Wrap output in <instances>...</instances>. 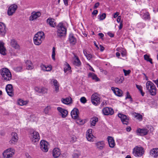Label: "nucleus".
Returning <instances> with one entry per match:
<instances>
[{"mask_svg":"<svg viewBox=\"0 0 158 158\" xmlns=\"http://www.w3.org/2000/svg\"><path fill=\"white\" fill-rule=\"evenodd\" d=\"M1 75L5 81H9L11 79L12 75L10 70L7 68H4L2 69Z\"/></svg>","mask_w":158,"mask_h":158,"instance_id":"1","label":"nucleus"},{"mask_svg":"<svg viewBox=\"0 0 158 158\" xmlns=\"http://www.w3.org/2000/svg\"><path fill=\"white\" fill-rule=\"evenodd\" d=\"M57 35L60 37H64L66 34L67 29L63 23H60L57 26Z\"/></svg>","mask_w":158,"mask_h":158,"instance_id":"2","label":"nucleus"},{"mask_svg":"<svg viewBox=\"0 0 158 158\" xmlns=\"http://www.w3.org/2000/svg\"><path fill=\"white\" fill-rule=\"evenodd\" d=\"M132 153L135 157H139L144 154V150L143 148L140 146H137L133 149Z\"/></svg>","mask_w":158,"mask_h":158,"instance_id":"3","label":"nucleus"},{"mask_svg":"<svg viewBox=\"0 0 158 158\" xmlns=\"http://www.w3.org/2000/svg\"><path fill=\"white\" fill-rule=\"evenodd\" d=\"M146 88L152 95L156 94V88L154 84L151 81H148L146 83Z\"/></svg>","mask_w":158,"mask_h":158,"instance_id":"4","label":"nucleus"},{"mask_svg":"<svg viewBox=\"0 0 158 158\" xmlns=\"http://www.w3.org/2000/svg\"><path fill=\"white\" fill-rule=\"evenodd\" d=\"M29 138L31 140L33 143L39 141L40 137L39 133L36 131H33L29 134Z\"/></svg>","mask_w":158,"mask_h":158,"instance_id":"5","label":"nucleus"},{"mask_svg":"<svg viewBox=\"0 0 158 158\" xmlns=\"http://www.w3.org/2000/svg\"><path fill=\"white\" fill-rule=\"evenodd\" d=\"M15 150L12 148H9L5 150L2 154L4 158L12 157L15 154Z\"/></svg>","mask_w":158,"mask_h":158,"instance_id":"6","label":"nucleus"},{"mask_svg":"<svg viewBox=\"0 0 158 158\" xmlns=\"http://www.w3.org/2000/svg\"><path fill=\"white\" fill-rule=\"evenodd\" d=\"M91 101L94 105L97 106L99 105L100 103L99 95L97 93H94L91 96Z\"/></svg>","mask_w":158,"mask_h":158,"instance_id":"7","label":"nucleus"},{"mask_svg":"<svg viewBox=\"0 0 158 158\" xmlns=\"http://www.w3.org/2000/svg\"><path fill=\"white\" fill-rule=\"evenodd\" d=\"M48 143L44 140H42L40 143V147L41 149L45 152H47L48 151Z\"/></svg>","mask_w":158,"mask_h":158,"instance_id":"8","label":"nucleus"},{"mask_svg":"<svg viewBox=\"0 0 158 158\" xmlns=\"http://www.w3.org/2000/svg\"><path fill=\"white\" fill-rule=\"evenodd\" d=\"M50 84L53 85L54 86V92L55 93H57L59 91L60 85L57 81L54 79H51Z\"/></svg>","mask_w":158,"mask_h":158,"instance_id":"9","label":"nucleus"},{"mask_svg":"<svg viewBox=\"0 0 158 158\" xmlns=\"http://www.w3.org/2000/svg\"><path fill=\"white\" fill-rule=\"evenodd\" d=\"M118 116L119 117L124 124L127 125L128 124V121L129 120V117L125 114L121 113L118 114Z\"/></svg>","mask_w":158,"mask_h":158,"instance_id":"10","label":"nucleus"},{"mask_svg":"<svg viewBox=\"0 0 158 158\" xmlns=\"http://www.w3.org/2000/svg\"><path fill=\"white\" fill-rule=\"evenodd\" d=\"M71 115L72 118L74 119H77L80 122H81V120L78 118L79 110L76 108H74L71 112Z\"/></svg>","mask_w":158,"mask_h":158,"instance_id":"11","label":"nucleus"},{"mask_svg":"<svg viewBox=\"0 0 158 158\" xmlns=\"http://www.w3.org/2000/svg\"><path fill=\"white\" fill-rule=\"evenodd\" d=\"M18 6L16 4L11 5L8 8L7 14L9 15H12L15 12L17 9Z\"/></svg>","mask_w":158,"mask_h":158,"instance_id":"12","label":"nucleus"},{"mask_svg":"<svg viewBox=\"0 0 158 158\" xmlns=\"http://www.w3.org/2000/svg\"><path fill=\"white\" fill-rule=\"evenodd\" d=\"M103 114L105 115H111L114 114V111L111 108L106 107L102 110Z\"/></svg>","mask_w":158,"mask_h":158,"instance_id":"13","label":"nucleus"},{"mask_svg":"<svg viewBox=\"0 0 158 158\" xmlns=\"http://www.w3.org/2000/svg\"><path fill=\"white\" fill-rule=\"evenodd\" d=\"M57 110L59 113V115L61 116L62 118H64L66 117L68 114V111L62 107H58Z\"/></svg>","mask_w":158,"mask_h":158,"instance_id":"14","label":"nucleus"},{"mask_svg":"<svg viewBox=\"0 0 158 158\" xmlns=\"http://www.w3.org/2000/svg\"><path fill=\"white\" fill-rule=\"evenodd\" d=\"M6 90L9 96L12 97L14 95L13 86L11 84H9L7 85L6 87Z\"/></svg>","mask_w":158,"mask_h":158,"instance_id":"15","label":"nucleus"},{"mask_svg":"<svg viewBox=\"0 0 158 158\" xmlns=\"http://www.w3.org/2000/svg\"><path fill=\"white\" fill-rule=\"evenodd\" d=\"M11 138L10 141L11 144H15L16 143L18 139V135L16 133L12 132L11 134Z\"/></svg>","mask_w":158,"mask_h":158,"instance_id":"16","label":"nucleus"},{"mask_svg":"<svg viewBox=\"0 0 158 158\" xmlns=\"http://www.w3.org/2000/svg\"><path fill=\"white\" fill-rule=\"evenodd\" d=\"M92 130L91 129H88L86 132V138L89 141H93L94 136L92 133Z\"/></svg>","mask_w":158,"mask_h":158,"instance_id":"17","label":"nucleus"},{"mask_svg":"<svg viewBox=\"0 0 158 158\" xmlns=\"http://www.w3.org/2000/svg\"><path fill=\"white\" fill-rule=\"evenodd\" d=\"M111 90L113 91L114 93L116 96L118 97H121L122 96V91L117 88L112 87Z\"/></svg>","mask_w":158,"mask_h":158,"instance_id":"18","label":"nucleus"},{"mask_svg":"<svg viewBox=\"0 0 158 158\" xmlns=\"http://www.w3.org/2000/svg\"><path fill=\"white\" fill-rule=\"evenodd\" d=\"M44 33L42 31H39L35 35L33 40H41L44 39Z\"/></svg>","mask_w":158,"mask_h":158,"instance_id":"19","label":"nucleus"},{"mask_svg":"<svg viewBox=\"0 0 158 158\" xmlns=\"http://www.w3.org/2000/svg\"><path fill=\"white\" fill-rule=\"evenodd\" d=\"M41 13L39 12H33L31 13V15L29 17V20L33 21L39 17Z\"/></svg>","mask_w":158,"mask_h":158,"instance_id":"20","label":"nucleus"},{"mask_svg":"<svg viewBox=\"0 0 158 158\" xmlns=\"http://www.w3.org/2000/svg\"><path fill=\"white\" fill-rule=\"evenodd\" d=\"M6 26L4 24L0 22V35L2 36H4L6 33Z\"/></svg>","mask_w":158,"mask_h":158,"instance_id":"21","label":"nucleus"},{"mask_svg":"<svg viewBox=\"0 0 158 158\" xmlns=\"http://www.w3.org/2000/svg\"><path fill=\"white\" fill-rule=\"evenodd\" d=\"M4 44L3 42L0 41V53L3 55H5L6 54V50Z\"/></svg>","mask_w":158,"mask_h":158,"instance_id":"22","label":"nucleus"},{"mask_svg":"<svg viewBox=\"0 0 158 158\" xmlns=\"http://www.w3.org/2000/svg\"><path fill=\"white\" fill-rule=\"evenodd\" d=\"M136 132L141 135H145L148 134V130L146 128H138Z\"/></svg>","mask_w":158,"mask_h":158,"instance_id":"23","label":"nucleus"},{"mask_svg":"<svg viewBox=\"0 0 158 158\" xmlns=\"http://www.w3.org/2000/svg\"><path fill=\"white\" fill-rule=\"evenodd\" d=\"M150 155L154 158L158 157V148H154L151 150L150 151Z\"/></svg>","mask_w":158,"mask_h":158,"instance_id":"24","label":"nucleus"},{"mask_svg":"<svg viewBox=\"0 0 158 158\" xmlns=\"http://www.w3.org/2000/svg\"><path fill=\"white\" fill-rule=\"evenodd\" d=\"M40 68L41 70L44 71H49L52 69V67L51 65H46L44 64H41L40 65Z\"/></svg>","mask_w":158,"mask_h":158,"instance_id":"25","label":"nucleus"},{"mask_svg":"<svg viewBox=\"0 0 158 158\" xmlns=\"http://www.w3.org/2000/svg\"><path fill=\"white\" fill-rule=\"evenodd\" d=\"M52 156L54 158L58 157L60 154V150L57 148L53 149L52 152Z\"/></svg>","mask_w":158,"mask_h":158,"instance_id":"26","label":"nucleus"},{"mask_svg":"<svg viewBox=\"0 0 158 158\" xmlns=\"http://www.w3.org/2000/svg\"><path fill=\"white\" fill-rule=\"evenodd\" d=\"M107 139L110 147L111 148H113L115 145L114 139L112 137L109 136L108 137Z\"/></svg>","mask_w":158,"mask_h":158,"instance_id":"27","label":"nucleus"},{"mask_svg":"<svg viewBox=\"0 0 158 158\" xmlns=\"http://www.w3.org/2000/svg\"><path fill=\"white\" fill-rule=\"evenodd\" d=\"M47 23L51 27H54L56 26L55 20L53 19L48 18L47 20Z\"/></svg>","mask_w":158,"mask_h":158,"instance_id":"28","label":"nucleus"},{"mask_svg":"<svg viewBox=\"0 0 158 158\" xmlns=\"http://www.w3.org/2000/svg\"><path fill=\"white\" fill-rule=\"evenodd\" d=\"M97 148L99 150H102L104 147L105 144L103 141H99L95 143Z\"/></svg>","mask_w":158,"mask_h":158,"instance_id":"29","label":"nucleus"},{"mask_svg":"<svg viewBox=\"0 0 158 158\" xmlns=\"http://www.w3.org/2000/svg\"><path fill=\"white\" fill-rule=\"evenodd\" d=\"M62 102L65 104H69L72 103V99L70 97H68L65 98H62L61 100Z\"/></svg>","mask_w":158,"mask_h":158,"instance_id":"30","label":"nucleus"},{"mask_svg":"<svg viewBox=\"0 0 158 158\" xmlns=\"http://www.w3.org/2000/svg\"><path fill=\"white\" fill-rule=\"evenodd\" d=\"M74 56L75 59L73 62V64L77 66H80L81 64V62L80 60L77 56L75 55Z\"/></svg>","mask_w":158,"mask_h":158,"instance_id":"31","label":"nucleus"},{"mask_svg":"<svg viewBox=\"0 0 158 158\" xmlns=\"http://www.w3.org/2000/svg\"><path fill=\"white\" fill-rule=\"evenodd\" d=\"M10 45L15 49H20V46L17 44L16 40H11Z\"/></svg>","mask_w":158,"mask_h":158,"instance_id":"32","label":"nucleus"},{"mask_svg":"<svg viewBox=\"0 0 158 158\" xmlns=\"http://www.w3.org/2000/svg\"><path fill=\"white\" fill-rule=\"evenodd\" d=\"M89 77L91 78L92 79L96 81H99V79L97 77V75L93 73H89L88 75Z\"/></svg>","mask_w":158,"mask_h":158,"instance_id":"33","label":"nucleus"},{"mask_svg":"<svg viewBox=\"0 0 158 158\" xmlns=\"http://www.w3.org/2000/svg\"><path fill=\"white\" fill-rule=\"evenodd\" d=\"M27 69L28 70H31L32 69L34 66L31 62L29 60H27L26 62Z\"/></svg>","mask_w":158,"mask_h":158,"instance_id":"34","label":"nucleus"},{"mask_svg":"<svg viewBox=\"0 0 158 158\" xmlns=\"http://www.w3.org/2000/svg\"><path fill=\"white\" fill-rule=\"evenodd\" d=\"M98 121V118L97 117H94L91 118L90 120L91 126H95L96 123Z\"/></svg>","mask_w":158,"mask_h":158,"instance_id":"35","label":"nucleus"},{"mask_svg":"<svg viewBox=\"0 0 158 158\" xmlns=\"http://www.w3.org/2000/svg\"><path fill=\"white\" fill-rule=\"evenodd\" d=\"M28 102V101H24L22 99H19L18 101V103L19 105L22 106L27 105Z\"/></svg>","mask_w":158,"mask_h":158,"instance_id":"36","label":"nucleus"},{"mask_svg":"<svg viewBox=\"0 0 158 158\" xmlns=\"http://www.w3.org/2000/svg\"><path fill=\"white\" fill-rule=\"evenodd\" d=\"M124 78L123 76H120L117 77L115 79V82L117 83H121L124 81Z\"/></svg>","mask_w":158,"mask_h":158,"instance_id":"37","label":"nucleus"},{"mask_svg":"<svg viewBox=\"0 0 158 158\" xmlns=\"http://www.w3.org/2000/svg\"><path fill=\"white\" fill-rule=\"evenodd\" d=\"M133 115L135 118H136L137 119H138L139 121H141L142 120V116L140 114L134 113H133Z\"/></svg>","mask_w":158,"mask_h":158,"instance_id":"38","label":"nucleus"},{"mask_svg":"<svg viewBox=\"0 0 158 158\" xmlns=\"http://www.w3.org/2000/svg\"><path fill=\"white\" fill-rule=\"evenodd\" d=\"M71 67L69 64L65 62L64 64V71L65 73L67 71L71 70Z\"/></svg>","mask_w":158,"mask_h":158,"instance_id":"39","label":"nucleus"},{"mask_svg":"<svg viewBox=\"0 0 158 158\" xmlns=\"http://www.w3.org/2000/svg\"><path fill=\"white\" fill-rule=\"evenodd\" d=\"M144 58L145 60L152 64V59L150 58L149 56L147 54L144 55Z\"/></svg>","mask_w":158,"mask_h":158,"instance_id":"40","label":"nucleus"},{"mask_svg":"<svg viewBox=\"0 0 158 158\" xmlns=\"http://www.w3.org/2000/svg\"><path fill=\"white\" fill-rule=\"evenodd\" d=\"M106 15L105 13H103L98 15V19L101 21L104 19L106 17Z\"/></svg>","mask_w":158,"mask_h":158,"instance_id":"41","label":"nucleus"},{"mask_svg":"<svg viewBox=\"0 0 158 158\" xmlns=\"http://www.w3.org/2000/svg\"><path fill=\"white\" fill-rule=\"evenodd\" d=\"M149 17V14L148 12H146L144 13L142 16L143 18L145 19H148Z\"/></svg>","mask_w":158,"mask_h":158,"instance_id":"42","label":"nucleus"},{"mask_svg":"<svg viewBox=\"0 0 158 158\" xmlns=\"http://www.w3.org/2000/svg\"><path fill=\"white\" fill-rule=\"evenodd\" d=\"M119 52H120L122 56H126V51L125 49L121 48L120 49V51H119Z\"/></svg>","mask_w":158,"mask_h":158,"instance_id":"43","label":"nucleus"},{"mask_svg":"<svg viewBox=\"0 0 158 158\" xmlns=\"http://www.w3.org/2000/svg\"><path fill=\"white\" fill-rule=\"evenodd\" d=\"M22 67L21 66H17L14 68V70L16 72H21L22 70Z\"/></svg>","mask_w":158,"mask_h":158,"instance_id":"44","label":"nucleus"},{"mask_svg":"<svg viewBox=\"0 0 158 158\" xmlns=\"http://www.w3.org/2000/svg\"><path fill=\"white\" fill-rule=\"evenodd\" d=\"M55 48L54 47H53L52 49V59L55 60Z\"/></svg>","mask_w":158,"mask_h":158,"instance_id":"45","label":"nucleus"},{"mask_svg":"<svg viewBox=\"0 0 158 158\" xmlns=\"http://www.w3.org/2000/svg\"><path fill=\"white\" fill-rule=\"evenodd\" d=\"M69 40H76L75 35L72 33H70L69 36Z\"/></svg>","mask_w":158,"mask_h":158,"instance_id":"46","label":"nucleus"},{"mask_svg":"<svg viewBox=\"0 0 158 158\" xmlns=\"http://www.w3.org/2000/svg\"><path fill=\"white\" fill-rule=\"evenodd\" d=\"M40 90V93L44 94L47 93V89L44 87H41Z\"/></svg>","mask_w":158,"mask_h":158,"instance_id":"47","label":"nucleus"},{"mask_svg":"<svg viewBox=\"0 0 158 158\" xmlns=\"http://www.w3.org/2000/svg\"><path fill=\"white\" fill-rule=\"evenodd\" d=\"M123 71L124 73V75L126 76L128 75L131 72V71L130 70H127L123 69Z\"/></svg>","mask_w":158,"mask_h":158,"instance_id":"48","label":"nucleus"},{"mask_svg":"<svg viewBox=\"0 0 158 158\" xmlns=\"http://www.w3.org/2000/svg\"><path fill=\"white\" fill-rule=\"evenodd\" d=\"M34 44L37 45H39L41 44L42 41L41 40H33Z\"/></svg>","mask_w":158,"mask_h":158,"instance_id":"49","label":"nucleus"},{"mask_svg":"<svg viewBox=\"0 0 158 158\" xmlns=\"http://www.w3.org/2000/svg\"><path fill=\"white\" fill-rule=\"evenodd\" d=\"M51 108L50 106H47L44 109V113L46 114H48Z\"/></svg>","mask_w":158,"mask_h":158,"instance_id":"50","label":"nucleus"},{"mask_svg":"<svg viewBox=\"0 0 158 158\" xmlns=\"http://www.w3.org/2000/svg\"><path fill=\"white\" fill-rule=\"evenodd\" d=\"M80 101L82 103H85L87 102L86 99L84 97H81L80 99Z\"/></svg>","mask_w":158,"mask_h":158,"instance_id":"51","label":"nucleus"},{"mask_svg":"<svg viewBox=\"0 0 158 158\" xmlns=\"http://www.w3.org/2000/svg\"><path fill=\"white\" fill-rule=\"evenodd\" d=\"M127 98L130 99V100L131 101H132V99L131 98V95L128 92H127L126 93V99H127Z\"/></svg>","mask_w":158,"mask_h":158,"instance_id":"52","label":"nucleus"},{"mask_svg":"<svg viewBox=\"0 0 158 158\" xmlns=\"http://www.w3.org/2000/svg\"><path fill=\"white\" fill-rule=\"evenodd\" d=\"M136 87L139 90L140 92L142 90V87L141 86L136 85Z\"/></svg>","mask_w":158,"mask_h":158,"instance_id":"53","label":"nucleus"},{"mask_svg":"<svg viewBox=\"0 0 158 158\" xmlns=\"http://www.w3.org/2000/svg\"><path fill=\"white\" fill-rule=\"evenodd\" d=\"M107 34L110 37H113L114 35V34L110 31L108 32Z\"/></svg>","mask_w":158,"mask_h":158,"instance_id":"54","label":"nucleus"},{"mask_svg":"<svg viewBox=\"0 0 158 158\" xmlns=\"http://www.w3.org/2000/svg\"><path fill=\"white\" fill-rule=\"evenodd\" d=\"M35 89V91H36L37 92H38L39 93H40V90H41V87H36Z\"/></svg>","mask_w":158,"mask_h":158,"instance_id":"55","label":"nucleus"},{"mask_svg":"<svg viewBox=\"0 0 158 158\" xmlns=\"http://www.w3.org/2000/svg\"><path fill=\"white\" fill-rule=\"evenodd\" d=\"M86 57L87 58V59L89 60H90L91 58L92 57V56L90 54H88L87 55H86Z\"/></svg>","mask_w":158,"mask_h":158,"instance_id":"56","label":"nucleus"},{"mask_svg":"<svg viewBox=\"0 0 158 158\" xmlns=\"http://www.w3.org/2000/svg\"><path fill=\"white\" fill-rule=\"evenodd\" d=\"M69 41L70 43L72 45L74 44L76 42V40H69Z\"/></svg>","mask_w":158,"mask_h":158,"instance_id":"57","label":"nucleus"},{"mask_svg":"<svg viewBox=\"0 0 158 158\" xmlns=\"http://www.w3.org/2000/svg\"><path fill=\"white\" fill-rule=\"evenodd\" d=\"M152 81L156 85L157 87L158 88V78L155 80H153Z\"/></svg>","mask_w":158,"mask_h":158,"instance_id":"58","label":"nucleus"},{"mask_svg":"<svg viewBox=\"0 0 158 158\" xmlns=\"http://www.w3.org/2000/svg\"><path fill=\"white\" fill-rule=\"evenodd\" d=\"M98 35L100 37L99 39H102L103 37L104 36V34L102 33H98Z\"/></svg>","mask_w":158,"mask_h":158,"instance_id":"59","label":"nucleus"},{"mask_svg":"<svg viewBox=\"0 0 158 158\" xmlns=\"http://www.w3.org/2000/svg\"><path fill=\"white\" fill-rule=\"evenodd\" d=\"M119 15V13L118 12H116L114 14V18H115L118 16V15Z\"/></svg>","mask_w":158,"mask_h":158,"instance_id":"60","label":"nucleus"},{"mask_svg":"<svg viewBox=\"0 0 158 158\" xmlns=\"http://www.w3.org/2000/svg\"><path fill=\"white\" fill-rule=\"evenodd\" d=\"M131 130V127H127L126 128V130L127 132H130Z\"/></svg>","mask_w":158,"mask_h":158,"instance_id":"61","label":"nucleus"},{"mask_svg":"<svg viewBox=\"0 0 158 158\" xmlns=\"http://www.w3.org/2000/svg\"><path fill=\"white\" fill-rule=\"evenodd\" d=\"M98 13V11L97 10H94L92 12V14L94 15H96Z\"/></svg>","mask_w":158,"mask_h":158,"instance_id":"62","label":"nucleus"},{"mask_svg":"<svg viewBox=\"0 0 158 158\" xmlns=\"http://www.w3.org/2000/svg\"><path fill=\"white\" fill-rule=\"evenodd\" d=\"M76 140V138L75 137H73L71 138V142L73 143L75 142V141Z\"/></svg>","mask_w":158,"mask_h":158,"instance_id":"63","label":"nucleus"},{"mask_svg":"<svg viewBox=\"0 0 158 158\" xmlns=\"http://www.w3.org/2000/svg\"><path fill=\"white\" fill-rule=\"evenodd\" d=\"M73 158H78L79 156L78 154L77 153L74 154L73 155Z\"/></svg>","mask_w":158,"mask_h":158,"instance_id":"64","label":"nucleus"}]
</instances>
